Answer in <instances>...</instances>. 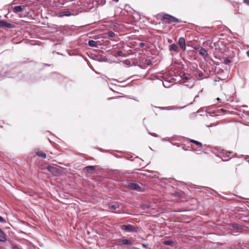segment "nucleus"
Listing matches in <instances>:
<instances>
[{
	"label": "nucleus",
	"instance_id": "1",
	"mask_svg": "<svg viewBox=\"0 0 249 249\" xmlns=\"http://www.w3.org/2000/svg\"><path fill=\"white\" fill-rule=\"evenodd\" d=\"M161 20L165 23L171 24L173 22H180L181 21L178 18L167 14H164L162 15Z\"/></svg>",
	"mask_w": 249,
	"mask_h": 249
},
{
	"label": "nucleus",
	"instance_id": "2",
	"mask_svg": "<svg viewBox=\"0 0 249 249\" xmlns=\"http://www.w3.org/2000/svg\"><path fill=\"white\" fill-rule=\"evenodd\" d=\"M128 187L131 190H136L139 192L144 191V188L142 186L135 183H129L128 185Z\"/></svg>",
	"mask_w": 249,
	"mask_h": 249
},
{
	"label": "nucleus",
	"instance_id": "3",
	"mask_svg": "<svg viewBox=\"0 0 249 249\" xmlns=\"http://www.w3.org/2000/svg\"><path fill=\"white\" fill-rule=\"evenodd\" d=\"M121 228L123 230L128 231H129L136 232L137 231V228L132 225H122Z\"/></svg>",
	"mask_w": 249,
	"mask_h": 249
},
{
	"label": "nucleus",
	"instance_id": "4",
	"mask_svg": "<svg viewBox=\"0 0 249 249\" xmlns=\"http://www.w3.org/2000/svg\"><path fill=\"white\" fill-rule=\"evenodd\" d=\"M178 43L182 50L185 51L186 50V45L184 38L180 37L178 39Z\"/></svg>",
	"mask_w": 249,
	"mask_h": 249
},
{
	"label": "nucleus",
	"instance_id": "5",
	"mask_svg": "<svg viewBox=\"0 0 249 249\" xmlns=\"http://www.w3.org/2000/svg\"><path fill=\"white\" fill-rule=\"evenodd\" d=\"M25 6H15L13 8V11L16 14L21 13L23 12V11L25 9Z\"/></svg>",
	"mask_w": 249,
	"mask_h": 249
},
{
	"label": "nucleus",
	"instance_id": "6",
	"mask_svg": "<svg viewBox=\"0 0 249 249\" xmlns=\"http://www.w3.org/2000/svg\"><path fill=\"white\" fill-rule=\"evenodd\" d=\"M0 27H5L9 28H13L15 26L12 24L8 23L4 20H0Z\"/></svg>",
	"mask_w": 249,
	"mask_h": 249
},
{
	"label": "nucleus",
	"instance_id": "7",
	"mask_svg": "<svg viewBox=\"0 0 249 249\" xmlns=\"http://www.w3.org/2000/svg\"><path fill=\"white\" fill-rule=\"evenodd\" d=\"M71 15L70 11H61L57 13L56 15L58 17H63L64 16L69 17Z\"/></svg>",
	"mask_w": 249,
	"mask_h": 249
},
{
	"label": "nucleus",
	"instance_id": "8",
	"mask_svg": "<svg viewBox=\"0 0 249 249\" xmlns=\"http://www.w3.org/2000/svg\"><path fill=\"white\" fill-rule=\"evenodd\" d=\"M36 153L37 156L43 159L46 158V154L42 150L37 149L36 150Z\"/></svg>",
	"mask_w": 249,
	"mask_h": 249
},
{
	"label": "nucleus",
	"instance_id": "9",
	"mask_svg": "<svg viewBox=\"0 0 249 249\" xmlns=\"http://www.w3.org/2000/svg\"><path fill=\"white\" fill-rule=\"evenodd\" d=\"M199 54L204 58L208 56V53L206 50L203 48H201L199 51Z\"/></svg>",
	"mask_w": 249,
	"mask_h": 249
},
{
	"label": "nucleus",
	"instance_id": "10",
	"mask_svg": "<svg viewBox=\"0 0 249 249\" xmlns=\"http://www.w3.org/2000/svg\"><path fill=\"white\" fill-rule=\"evenodd\" d=\"M119 244L120 245H131L132 244V242L129 240L125 239L120 241L119 242Z\"/></svg>",
	"mask_w": 249,
	"mask_h": 249
},
{
	"label": "nucleus",
	"instance_id": "11",
	"mask_svg": "<svg viewBox=\"0 0 249 249\" xmlns=\"http://www.w3.org/2000/svg\"><path fill=\"white\" fill-rule=\"evenodd\" d=\"M169 50L170 51L172 50V51H174L176 52H178V47L177 46V45H176L175 44H172L169 46Z\"/></svg>",
	"mask_w": 249,
	"mask_h": 249
},
{
	"label": "nucleus",
	"instance_id": "12",
	"mask_svg": "<svg viewBox=\"0 0 249 249\" xmlns=\"http://www.w3.org/2000/svg\"><path fill=\"white\" fill-rule=\"evenodd\" d=\"M6 241V238L4 232L0 229V241L5 242Z\"/></svg>",
	"mask_w": 249,
	"mask_h": 249
},
{
	"label": "nucleus",
	"instance_id": "13",
	"mask_svg": "<svg viewBox=\"0 0 249 249\" xmlns=\"http://www.w3.org/2000/svg\"><path fill=\"white\" fill-rule=\"evenodd\" d=\"M189 141L190 142H192V143L195 144L196 145L198 146V147H199V148H201L203 146L202 143H201L197 141L194 140L192 139H189Z\"/></svg>",
	"mask_w": 249,
	"mask_h": 249
},
{
	"label": "nucleus",
	"instance_id": "14",
	"mask_svg": "<svg viewBox=\"0 0 249 249\" xmlns=\"http://www.w3.org/2000/svg\"><path fill=\"white\" fill-rule=\"evenodd\" d=\"M88 44L90 47H97V42L93 40H90L89 41Z\"/></svg>",
	"mask_w": 249,
	"mask_h": 249
},
{
	"label": "nucleus",
	"instance_id": "15",
	"mask_svg": "<svg viewBox=\"0 0 249 249\" xmlns=\"http://www.w3.org/2000/svg\"><path fill=\"white\" fill-rule=\"evenodd\" d=\"M47 169L49 171L52 173H54L57 170V169L55 167L52 166H48Z\"/></svg>",
	"mask_w": 249,
	"mask_h": 249
},
{
	"label": "nucleus",
	"instance_id": "16",
	"mask_svg": "<svg viewBox=\"0 0 249 249\" xmlns=\"http://www.w3.org/2000/svg\"><path fill=\"white\" fill-rule=\"evenodd\" d=\"M173 243V241L172 240H167L165 241L164 242V244L165 245H172Z\"/></svg>",
	"mask_w": 249,
	"mask_h": 249
},
{
	"label": "nucleus",
	"instance_id": "17",
	"mask_svg": "<svg viewBox=\"0 0 249 249\" xmlns=\"http://www.w3.org/2000/svg\"><path fill=\"white\" fill-rule=\"evenodd\" d=\"M224 62L226 64H229L231 62V60L228 58H225L224 59Z\"/></svg>",
	"mask_w": 249,
	"mask_h": 249
},
{
	"label": "nucleus",
	"instance_id": "18",
	"mask_svg": "<svg viewBox=\"0 0 249 249\" xmlns=\"http://www.w3.org/2000/svg\"><path fill=\"white\" fill-rule=\"evenodd\" d=\"M107 35L110 37H114L115 36V33L113 31H108L107 32Z\"/></svg>",
	"mask_w": 249,
	"mask_h": 249
},
{
	"label": "nucleus",
	"instance_id": "19",
	"mask_svg": "<svg viewBox=\"0 0 249 249\" xmlns=\"http://www.w3.org/2000/svg\"><path fill=\"white\" fill-rule=\"evenodd\" d=\"M117 55L119 56H123V52L121 51H118L117 52Z\"/></svg>",
	"mask_w": 249,
	"mask_h": 249
},
{
	"label": "nucleus",
	"instance_id": "20",
	"mask_svg": "<svg viewBox=\"0 0 249 249\" xmlns=\"http://www.w3.org/2000/svg\"><path fill=\"white\" fill-rule=\"evenodd\" d=\"M0 222L3 223H6V221L2 217L0 216Z\"/></svg>",
	"mask_w": 249,
	"mask_h": 249
},
{
	"label": "nucleus",
	"instance_id": "21",
	"mask_svg": "<svg viewBox=\"0 0 249 249\" xmlns=\"http://www.w3.org/2000/svg\"><path fill=\"white\" fill-rule=\"evenodd\" d=\"M85 168L86 169H89L92 171H93L95 169V167L93 166H87Z\"/></svg>",
	"mask_w": 249,
	"mask_h": 249
},
{
	"label": "nucleus",
	"instance_id": "22",
	"mask_svg": "<svg viewBox=\"0 0 249 249\" xmlns=\"http://www.w3.org/2000/svg\"><path fill=\"white\" fill-rule=\"evenodd\" d=\"M243 2L244 3L249 6V0H243Z\"/></svg>",
	"mask_w": 249,
	"mask_h": 249
},
{
	"label": "nucleus",
	"instance_id": "23",
	"mask_svg": "<svg viewBox=\"0 0 249 249\" xmlns=\"http://www.w3.org/2000/svg\"><path fill=\"white\" fill-rule=\"evenodd\" d=\"M109 207L110 208H111L113 210H116L117 208V206H116L115 205H110Z\"/></svg>",
	"mask_w": 249,
	"mask_h": 249
},
{
	"label": "nucleus",
	"instance_id": "24",
	"mask_svg": "<svg viewBox=\"0 0 249 249\" xmlns=\"http://www.w3.org/2000/svg\"><path fill=\"white\" fill-rule=\"evenodd\" d=\"M145 45V44L143 42H141L140 44H139V46L140 47H143Z\"/></svg>",
	"mask_w": 249,
	"mask_h": 249
},
{
	"label": "nucleus",
	"instance_id": "25",
	"mask_svg": "<svg viewBox=\"0 0 249 249\" xmlns=\"http://www.w3.org/2000/svg\"><path fill=\"white\" fill-rule=\"evenodd\" d=\"M247 54L248 57H249V50L247 52Z\"/></svg>",
	"mask_w": 249,
	"mask_h": 249
}]
</instances>
